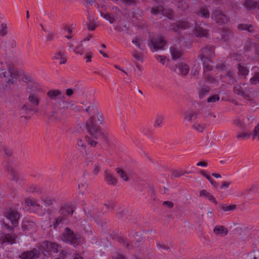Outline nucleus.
I'll return each mask as SVG.
<instances>
[{
    "label": "nucleus",
    "instance_id": "f257e3e1",
    "mask_svg": "<svg viewBox=\"0 0 259 259\" xmlns=\"http://www.w3.org/2000/svg\"><path fill=\"white\" fill-rule=\"evenodd\" d=\"M199 57L203 62V77L206 82L216 84L221 79L222 81L227 82L229 84L232 83L234 81L233 73L228 66L224 63L218 64L216 69L222 73L220 76H213L212 67L209 64L212 58L214 57V48L212 46H207L202 48L200 51Z\"/></svg>",
    "mask_w": 259,
    "mask_h": 259
},
{
    "label": "nucleus",
    "instance_id": "f03ea898",
    "mask_svg": "<svg viewBox=\"0 0 259 259\" xmlns=\"http://www.w3.org/2000/svg\"><path fill=\"white\" fill-rule=\"evenodd\" d=\"M17 73L13 65L4 64L0 61V77L9 84H13L16 79Z\"/></svg>",
    "mask_w": 259,
    "mask_h": 259
},
{
    "label": "nucleus",
    "instance_id": "7ed1b4c3",
    "mask_svg": "<svg viewBox=\"0 0 259 259\" xmlns=\"http://www.w3.org/2000/svg\"><path fill=\"white\" fill-rule=\"evenodd\" d=\"M235 94L247 100H251L255 96V92L248 83H242L237 84L234 87Z\"/></svg>",
    "mask_w": 259,
    "mask_h": 259
},
{
    "label": "nucleus",
    "instance_id": "20e7f679",
    "mask_svg": "<svg viewBox=\"0 0 259 259\" xmlns=\"http://www.w3.org/2000/svg\"><path fill=\"white\" fill-rule=\"evenodd\" d=\"M74 211V209L71 204H64L60 209L61 216L54 219L53 222L54 229H57L63 225L65 217L67 215H71Z\"/></svg>",
    "mask_w": 259,
    "mask_h": 259
},
{
    "label": "nucleus",
    "instance_id": "39448f33",
    "mask_svg": "<svg viewBox=\"0 0 259 259\" xmlns=\"http://www.w3.org/2000/svg\"><path fill=\"white\" fill-rule=\"evenodd\" d=\"M61 239L64 242L70 243L76 247L80 243L83 242V238L80 234L74 233L69 228H66L64 232L62 235Z\"/></svg>",
    "mask_w": 259,
    "mask_h": 259
},
{
    "label": "nucleus",
    "instance_id": "423d86ee",
    "mask_svg": "<svg viewBox=\"0 0 259 259\" xmlns=\"http://www.w3.org/2000/svg\"><path fill=\"white\" fill-rule=\"evenodd\" d=\"M86 128L90 135L95 139L101 137L106 139V136L103 132L101 131L96 124L95 117L91 116L86 123Z\"/></svg>",
    "mask_w": 259,
    "mask_h": 259
},
{
    "label": "nucleus",
    "instance_id": "0eeeda50",
    "mask_svg": "<svg viewBox=\"0 0 259 259\" xmlns=\"http://www.w3.org/2000/svg\"><path fill=\"white\" fill-rule=\"evenodd\" d=\"M74 105L71 103L62 100L61 102L59 103V107H60L61 109L57 111L53 112L50 116V120L57 122L61 121L62 119L64 118L65 116L64 111H63L62 109H70L71 110H74Z\"/></svg>",
    "mask_w": 259,
    "mask_h": 259
},
{
    "label": "nucleus",
    "instance_id": "6e6552de",
    "mask_svg": "<svg viewBox=\"0 0 259 259\" xmlns=\"http://www.w3.org/2000/svg\"><path fill=\"white\" fill-rule=\"evenodd\" d=\"M60 246L57 243L48 241H45L40 245L38 250L44 256H47L50 255L52 252H58L59 251Z\"/></svg>",
    "mask_w": 259,
    "mask_h": 259
},
{
    "label": "nucleus",
    "instance_id": "1a4fd4ad",
    "mask_svg": "<svg viewBox=\"0 0 259 259\" xmlns=\"http://www.w3.org/2000/svg\"><path fill=\"white\" fill-rule=\"evenodd\" d=\"M42 94V90L39 85H37L32 87V92L30 93L28 100L34 107H36L39 105L40 99Z\"/></svg>",
    "mask_w": 259,
    "mask_h": 259
},
{
    "label": "nucleus",
    "instance_id": "9d476101",
    "mask_svg": "<svg viewBox=\"0 0 259 259\" xmlns=\"http://www.w3.org/2000/svg\"><path fill=\"white\" fill-rule=\"evenodd\" d=\"M165 45L166 41L165 40L159 36H154L150 37L148 42L149 48L153 52L162 49Z\"/></svg>",
    "mask_w": 259,
    "mask_h": 259
},
{
    "label": "nucleus",
    "instance_id": "9b49d317",
    "mask_svg": "<svg viewBox=\"0 0 259 259\" xmlns=\"http://www.w3.org/2000/svg\"><path fill=\"white\" fill-rule=\"evenodd\" d=\"M151 12L153 15H161L163 17H166L171 20L174 19L172 10L170 9L164 8L162 6L152 8Z\"/></svg>",
    "mask_w": 259,
    "mask_h": 259
},
{
    "label": "nucleus",
    "instance_id": "f8f14e48",
    "mask_svg": "<svg viewBox=\"0 0 259 259\" xmlns=\"http://www.w3.org/2000/svg\"><path fill=\"white\" fill-rule=\"evenodd\" d=\"M254 119V116H252L245 118H238L235 120L234 123L237 126L247 131L252 126V122Z\"/></svg>",
    "mask_w": 259,
    "mask_h": 259
},
{
    "label": "nucleus",
    "instance_id": "ddd939ff",
    "mask_svg": "<svg viewBox=\"0 0 259 259\" xmlns=\"http://www.w3.org/2000/svg\"><path fill=\"white\" fill-rule=\"evenodd\" d=\"M4 216L11 221L14 227L18 226L20 214L17 211L10 208L6 209L4 211Z\"/></svg>",
    "mask_w": 259,
    "mask_h": 259
},
{
    "label": "nucleus",
    "instance_id": "4468645a",
    "mask_svg": "<svg viewBox=\"0 0 259 259\" xmlns=\"http://www.w3.org/2000/svg\"><path fill=\"white\" fill-rule=\"evenodd\" d=\"M189 26L190 23L188 20L182 19L176 24L170 25L168 29L176 32L181 33L182 30L186 29Z\"/></svg>",
    "mask_w": 259,
    "mask_h": 259
},
{
    "label": "nucleus",
    "instance_id": "2eb2a0df",
    "mask_svg": "<svg viewBox=\"0 0 259 259\" xmlns=\"http://www.w3.org/2000/svg\"><path fill=\"white\" fill-rule=\"evenodd\" d=\"M175 41L177 42V44L174 43V46L170 48V53L173 60H177L182 56L181 40H180L179 38H177Z\"/></svg>",
    "mask_w": 259,
    "mask_h": 259
},
{
    "label": "nucleus",
    "instance_id": "dca6fc26",
    "mask_svg": "<svg viewBox=\"0 0 259 259\" xmlns=\"http://www.w3.org/2000/svg\"><path fill=\"white\" fill-rule=\"evenodd\" d=\"M201 23L196 21L195 23L194 28L192 31L193 34L196 37H206L208 35V31L201 27Z\"/></svg>",
    "mask_w": 259,
    "mask_h": 259
},
{
    "label": "nucleus",
    "instance_id": "f3484780",
    "mask_svg": "<svg viewBox=\"0 0 259 259\" xmlns=\"http://www.w3.org/2000/svg\"><path fill=\"white\" fill-rule=\"evenodd\" d=\"M41 255L40 251L38 249L33 248L32 250L24 251L20 256L22 259H35Z\"/></svg>",
    "mask_w": 259,
    "mask_h": 259
},
{
    "label": "nucleus",
    "instance_id": "a211bd4d",
    "mask_svg": "<svg viewBox=\"0 0 259 259\" xmlns=\"http://www.w3.org/2000/svg\"><path fill=\"white\" fill-rule=\"evenodd\" d=\"M211 17L217 23L220 24H224L228 21V17L219 10L214 11L211 15Z\"/></svg>",
    "mask_w": 259,
    "mask_h": 259
},
{
    "label": "nucleus",
    "instance_id": "6ab92c4d",
    "mask_svg": "<svg viewBox=\"0 0 259 259\" xmlns=\"http://www.w3.org/2000/svg\"><path fill=\"white\" fill-rule=\"evenodd\" d=\"M87 143L90 144L91 146H95L97 144V142H95L93 140H91L90 138L87 136L84 137L79 138L77 140V145L78 147L82 148V150L84 151L85 153V146Z\"/></svg>",
    "mask_w": 259,
    "mask_h": 259
},
{
    "label": "nucleus",
    "instance_id": "aec40b11",
    "mask_svg": "<svg viewBox=\"0 0 259 259\" xmlns=\"http://www.w3.org/2000/svg\"><path fill=\"white\" fill-rule=\"evenodd\" d=\"M189 66L184 62H180L176 65L175 71L182 75H186L189 72Z\"/></svg>",
    "mask_w": 259,
    "mask_h": 259
},
{
    "label": "nucleus",
    "instance_id": "412c9836",
    "mask_svg": "<svg viewBox=\"0 0 259 259\" xmlns=\"http://www.w3.org/2000/svg\"><path fill=\"white\" fill-rule=\"evenodd\" d=\"M25 204L27 206L29 207V209H42V206L40 205V203L37 201L34 200L32 198H27L25 199Z\"/></svg>",
    "mask_w": 259,
    "mask_h": 259
},
{
    "label": "nucleus",
    "instance_id": "4be33fe9",
    "mask_svg": "<svg viewBox=\"0 0 259 259\" xmlns=\"http://www.w3.org/2000/svg\"><path fill=\"white\" fill-rule=\"evenodd\" d=\"M68 47L69 50L70 51H73L75 54L82 55L83 53L82 46L80 43H77V42H75L72 44H68Z\"/></svg>",
    "mask_w": 259,
    "mask_h": 259
},
{
    "label": "nucleus",
    "instance_id": "5701e85b",
    "mask_svg": "<svg viewBox=\"0 0 259 259\" xmlns=\"http://www.w3.org/2000/svg\"><path fill=\"white\" fill-rule=\"evenodd\" d=\"M251 71L253 76L250 78V82L251 84H256L259 83V67H252Z\"/></svg>",
    "mask_w": 259,
    "mask_h": 259
},
{
    "label": "nucleus",
    "instance_id": "b1692460",
    "mask_svg": "<svg viewBox=\"0 0 259 259\" xmlns=\"http://www.w3.org/2000/svg\"><path fill=\"white\" fill-rule=\"evenodd\" d=\"M48 97L51 99L57 100L65 98V96L58 90H51L47 94Z\"/></svg>",
    "mask_w": 259,
    "mask_h": 259
},
{
    "label": "nucleus",
    "instance_id": "393cba45",
    "mask_svg": "<svg viewBox=\"0 0 259 259\" xmlns=\"http://www.w3.org/2000/svg\"><path fill=\"white\" fill-rule=\"evenodd\" d=\"M194 13L198 16L204 18H209L210 15L208 9L205 7L200 8L198 11H195Z\"/></svg>",
    "mask_w": 259,
    "mask_h": 259
},
{
    "label": "nucleus",
    "instance_id": "a878e982",
    "mask_svg": "<svg viewBox=\"0 0 259 259\" xmlns=\"http://www.w3.org/2000/svg\"><path fill=\"white\" fill-rule=\"evenodd\" d=\"M210 88L208 86L202 85L198 89L199 97L200 99L204 98L209 92Z\"/></svg>",
    "mask_w": 259,
    "mask_h": 259
},
{
    "label": "nucleus",
    "instance_id": "bb28decb",
    "mask_svg": "<svg viewBox=\"0 0 259 259\" xmlns=\"http://www.w3.org/2000/svg\"><path fill=\"white\" fill-rule=\"evenodd\" d=\"M200 196L205 198L217 204V201L213 196L206 190H202L200 191Z\"/></svg>",
    "mask_w": 259,
    "mask_h": 259
},
{
    "label": "nucleus",
    "instance_id": "cd10ccee",
    "mask_svg": "<svg viewBox=\"0 0 259 259\" xmlns=\"http://www.w3.org/2000/svg\"><path fill=\"white\" fill-rule=\"evenodd\" d=\"M105 179L109 185H115L116 184L117 180L109 171H106L105 172Z\"/></svg>",
    "mask_w": 259,
    "mask_h": 259
},
{
    "label": "nucleus",
    "instance_id": "c85d7f7f",
    "mask_svg": "<svg viewBox=\"0 0 259 259\" xmlns=\"http://www.w3.org/2000/svg\"><path fill=\"white\" fill-rule=\"evenodd\" d=\"M16 236L15 234H7L4 236L3 241L4 243L12 244L16 243Z\"/></svg>",
    "mask_w": 259,
    "mask_h": 259
},
{
    "label": "nucleus",
    "instance_id": "c756f323",
    "mask_svg": "<svg viewBox=\"0 0 259 259\" xmlns=\"http://www.w3.org/2000/svg\"><path fill=\"white\" fill-rule=\"evenodd\" d=\"M238 70L239 75L245 76L249 73V70L244 63H239L238 64Z\"/></svg>",
    "mask_w": 259,
    "mask_h": 259
},
{
    "label": "nucleus",
    "instance_id": "7c9ffc66",
    "mask_svg": "<svg viewBox=\"0 0 259 259\" xmlns=\"http://www.w3.org/2000/svg\"><path fill=\"white\" fill-rule=\"evenodd\" d=\"M213 232L216 235L225 236L228 233L226 228L224 226H217L213 229Z\"/></svg>",
    "mask_w": 259,
    "mask_h": 259
},
{
    "label": "nucleus",
    "instance_id": "2f4dec72",
    "mask_svg": "<svg viewBox=\"0 0 259 259\" xmlns=\"http://www.w3.org/2000/svg\"><path fill=\"white\" fill-rule=\"evenodd\" d=\"M27 191L32 194H39L41 193V190L39 187L34 184L29 185L27 187Z\"/></svg>",
    "mask_w": 259,
    "mask_h": 259
},
{
    "label": "nucleus",
    "instance_id": "473e14b6",
    "mask_svg": "<svg viewBox=\"0 0 259 259\" xmlns=\"http://www.w3.org/2000/svg\"><path fill=\"white\" fill-rule=\"evenodd\" d=\"M244 5L247 9H254L256 8L259 9V3L252 0H246L244 2Z\"/></svg>",
    "mask_w": 259,
    "mask_h": 259
},
{
    "label": "nucleus",
    "instance_id": "72a5a7b5",
    "mask_svg": "<svg viewBox=\"0 0 259 259\" xmlns=\"http://www.w3.org/2000/svg\"><path fill=\"white\" fill-rule=\"evenodd\" d=\"M132 43L141 50H144L145 48V42L139 38H135L132 41Z\"/></svg>",
    "mask_w": 259,
    "mask_h": 259
},
{
    "label": "nucleus",
    "instance_id": "f704fd0d",
    "mask_svg": "<svg viewBox=\"0 0 259 259\" xmlns=\"http://www.w3.org/2000/svg\"><path fill=\"white\" fill-rule=\"evenodd\" d=\"M198 114L193 111H191L188 113L185 116V120L195 122V120L198 118Z\"/></svg>",
    "mask_w": 259,
    "mask_h": 259
},
{
    "label": "nucleus",
    "instance_id": "c9c22d12",
    "mask_svg": "<svg viewBox=\"0 0 259 259\" xmlns=\"http://www.w3.org/2000/svg\"><path fill=\"white\" fill-rule=\"evenodd\" d=\"M7 170L10 173L12 180L17 182L18 181V174L17 172L10 166H8L7 167Z\"/></svg>",
    "mask_w": 259,
    "mask_h": 259
},
{
    "label": "nucleus",
    "instance_id": "e433bc0d",
    "mask_svg": "<svg viewBox=\"0 0 259 259\" xmlns=\"http://www.w3.org/2000/svg\"><path fill=\"white\" fill-rule=\"evenodd\" d=\"M117 239L118 242L123 244V245L124 246H126V247L127 248L130 249L132 248H133V245L131 244V243L128 242V241L126 239L123 238L117 235Z\"/></svg>",
    "mask_w": 259,
    "mask_h": 259
},
{
    "label": "nucleus",
    "instance_id": "4c0bfd02",
    "mask_svg": "<svg viewBox=\"0 0 259 259\" xmlns=\"http://www.w3.org/2000/svg\"><path fill=\"white\" fill-rule=\"evenodd\" d=\"M163 121V117L161 115H157L155 117L154 126L156 128L161 127Z\"/></svg>",
    "mask_w": 259,
    "mask_h": 259
},
{
    "label": "nucleus",
    "instance_id": "58836bf2",
    "mask_svg": "<svg viewBox=\"0 0 259 259\" xmlns=\"http://www.w3.org/2000/svg\"><path fill=\"white\" fill-rule=\"evenodd\" d=\"M101 16L106 20L108 21L110 23L112 24L115 21L114 17L113 15L109 13H101Z\"/></svg>",
    "mask_w": 259,
    "mask_h": 259
},
{
    "label": "nucleus",
    "instance_id": "ea45409f",
    "mask_svg": "<svg viewBox=\"0 0 259 259\" xmlns=\"http://www.w3.org/2000/svg\"><path fill=\"white\" fill-rule=\"evenodd\" d=\"M64 55V52L63 50H60L57 54L55 56V58L56 59H60V64H64L66 62V60L63 57Z\"/></svg>",
    "mask_w": 259,
    "mask_h": 259
},
{
    "label": "nucleus",
    "instance_id": "a19ab883",
    "mask_svg": "<svg viewBox=\"0 0 259 259\" xmlns=\"http://www.w3.org/2000/svg\"><path fill=\"white\" fill-rule=\"evenodd\" d=\"M231 36V32L229 29H224L223 31L222 39L227 42L229 40Z\"/></svg>",
    "mask_w": 259,
    "mask_h": 259
},
{
    "label": "nucleus",
    "instance_id": "79ce46f5",
    "mask_svg": "<svg viewBox=\"0 0 259 259\" xmlns=\"http://www.w3.org/2000/svg\"><path fill=\"white\" fill-rule=\"evenodd\" d=\"M238 28L240 30H246L249 32H251L253 30V26L248 24H240L238 26Z\"/></svg>",
    "mask_w": 259,
    "mask_h": 259
},
{
    "label": "nucleus",
    "instance_id": "37998d69",
    "mask_svg": "<svg viewBox=\"0 0 259 259\" xmlns=\"http://www.w3.org/2000/svg\"><path fill=\"white\" fill-rule=\"evenodd\" d=\"M178 7L179 9L183 12H185L189 7V5L185 2L180 1L178 4Z\"/></svg>",
    "mask_w": 259,
    "mask_h": 259
},
{
    "label": "nucleus",
    "instance_id": "c03bdc74",
    "mask_svg": "<svg viewBox=\"0 0 259 259\" xmlns=\"http://www.w3.org/2000/svg\"><path fill=\"white\" fill-rule=\"evenodd\" d=\"M34 226V224L30 222L23 221L22 224V228L24 230H29L30 228H32Z\"/></svg>",
    "mask_w": 259,
    "mask_h": 259
},
{
    "label": "nucleus",
    "instance_id": "a18cd8bd",
    "mask_svg": "<svg viewBox=\"0 0 259 259\" xmlns=\"http://www.w3.org/2000/svg\"><path fill=\"white\" fill-rule=\"evenodd\" d=\"M250 135L251 133L249 132L240 133L237 135V138L239 140L245 139L248 138L250 137Z\"/></svg>",
    "mask_w": 259,
    "mask_h": 259
},
{
    "label": "nucleus",
    "instance_id": "49530a36",
    "mask_svg": "<svg viewBox=\"0 0 259 259\" xmlns=\"http://www.w3.org/2000/svg\"><path fill=\"white\" fill-rule=\"evenodd\" d=\"M206 125L204 124L195 123L193 125V128L199 132H202Z\"/></svg>",
    "mask_w": 259,
    "mask_h": 259
},
{
    "label": "nucleus",
    "instance_id": "de8ad7c7",
    "mask_svg": "<svg viewBox=\"0 0 259 259\" xmlns=\"http://www.w3.org/2000/svg\"><path fill=\"white\" fill-rule=\"evenodd\" d=\"M8 32V27L6 24L3 23L1 24L0 29V35L1 36L5 35Z\"/></svg>",
    "mask_w": 259,
    "mask_h": 259
},
{
    "label": "nucleus",
    "instance_id": "09e8293b",
    "mask_svg": "<svg viewBox=\"0 0 259 259\" xmlns=\"http://www.w3.org/2000/svg\"><path fill=\"white\" fill-rule=\"evenodd\" d=\"M220 100V97L218 95H214L209 97L207 101L208 103H214Z\"/></svg>",
    "mask_w": 259,
    "mask_h": 259
},
{
    "label": "nucleus",
    "instance_id": "8fccbe9b",
    "mask_svg": "<svg viewBox=\"0 0 259 259\" xmlns=\"http://www.w3.org/2000/svg\"><path fill=\"white\" fill-rule=\"evenodd\" d=\"M133 56L137 60L140 61L141 62L143 61V55L141 53H139L136 51L133 54Z\"/></svg>",
    "mask_w": 259,
    "mask_h": 259
},
{
    "label": "nucleus",
    "instance_id": "3c124183",
    "mask_svg": "<svg viewBox=\"0 0 259 259\" xmlns=\"http://www.w3.org/2000/svg\"><path fill=\"white\" fill-rule=\"evenodd\" d=\"M116 171L119 174L120 177L124 181L128 180L126 174L121 169L117 168H116Z\"/></svg>",
    "mask_w": 259,
    "mask_h": 259
},
{
    "label": "nucleus",
    "instance_id": "603ef678",
    "mask_svg": "<svg viewBox=\"0 0 259 259\" xmlns=\"http://www.w3.org/2000/svg\"><path fill=\"white\" fill-rule=\"evenodd\" d=\"M64 30L66 31H67V32L69 33V35H66V37L68 39L71 38L73 36V35L71 34L72 31V27L66 25L65 26Z\"/></svg>",
    "mask_w": 259,
    "mask_h": 259
},
{
    "label": "nucleus",
    "instance_id": "864d4df0",
    "mask_svg": "<svg viewBox=\"0 0 259 259\" xmlns=\"http://www.w3.org/2000/svg\"><path fill=\"white\" fill-rule=\"evenodd\" d=\"M155 58L157 61L159 62L162 64L164 65L166 61V58L165 56L162 55H157Z\"/></svg>",
    "mask_w": 259,
    "mask_h": 259
},
{
    "label": "nucleus",
    "instance_id": "5fc2aeb1",
    "mask_svg": "<svg viewBox=\"0 0 259 259\" xmlns=\"http://www.w3.org/2000/svg\"><path fill=\"white\" fill-rule=\"evenodd\" d=\"M252 137L253 139L257 138V140L259 141V124H258L255 127L253 131Z\"/></svg>",
    "mask_w": 259,
    "mask_h": 259
},
{
    "label": "nucleus",
    "instance_id": "6e6d98bb",
    "mask_svg": "<svg viewBox=\"0 0 259 259\" xmlns=\"http://www.w3.org/2000/svg\"><path fill=\"white\" fill-rule=\"evenodd\" d=\"M184 174L181 171L175 170L172 171L171 177L172 178H178L183 176Z\"/></svg>",
    "mask_w": 259,
    "mask_h": 259
},
{
    "label": "nucleus",
    "instance_id": "4d7b16f0",
    "mask_svg": "<svg viewBox=\"0 0 259 259\" xmlns=\"http://www.w3.org/2000/svg\"><path fill=\"white\" fill-rule=\"evenodd\" d=\"M88 210V214H87L88 218H93L95 221H96L95 218L94 217V212H92V211L88 209L87 208H84V211L85 213H87V211Z\"/></svg>",
    "mask_w": 259,
    "mask_h": 259
},
{
    "label": "nucleus",
    "instance_id": "13d9d810",
    "mask_svg": "<svg viewBox=\"0 0 259 259\" xmlns=\"http://www.w3.org/2000/svg\"><path fill=\"white\" fill-rule=\"evenodd\" d=\"M235 208V205H224L222 206V209L223 210L225 211H228L232 210H233Z\"/></svg>",
    "mask_w": 259,
    "mask_h": 259
},
{
    "label": "nucleus",
    "instance_id": "bf43d9fd",
    "mask_svg": "<svg viewBox=\"0 0 259 259\" xmlns=\"http://www.w3.org/2000/svg\"><path fill=\"white\" fill-rule=\"evenodd\" d=\"M93 55L91 52H87L85 53L84 58L86 59V62L89 63L92 61Z\"/></svg>",
    "mask_w": 259,
    "mask_h": 259
},
{
    "label": "nucleus",
    "instance_id": "052dcab7",
    "mask_svg": "<svg viewBox=\"0 0 259 259\" xmlns=\"http://www.w3.org/2000/svg\"><path fill=\"white\" fill-rule=\"evenodd\" d=\"M200 174L205 177L209 181H211L212 178L207 174L206 171L201 170Z\"/></svg>",
    "mask_w": 259,
    "mask_h": 259
},
{
    "label": "nucleus",
    "instance_id": "680f3d73",
    "mask_svg": "<svg viewBox=\"0 0 259 259\" xmlns=\"http://www.w3.org/2000/svg\"><path fill=\"white\" fill-rule=\"evenodd\" d=\"M96 27L97 26L95 23L93 21H92L91 19H90V22L88 24V29L90 30H94L95 29Z\"/></svg>",
    "mask_w": 259,
    "mask_h": 259
},
{
    "label": "nucleus",
    "instance_id": "e2e57ef3",
    "mask_svg": "<svg viewBox=\"0 0 259 259\" xmlns=\"http://www.w3.org/2000/svg\"><path fill=\"white\" fill-rule=\"evenodd\" d=\"M157 246L158 247H159L160 248L167 250L169 249V247L167 245H165L162 242H158L157 243Z\"/></svg>",
    "mask_w": 259,
    "mask_h": 259
},
{
    "label": "nucleus",
    "instance_id": "0e129e2a",
    "mask_svg": "<svg viewBox=\"0 0 259 259\" xmlns=\"http://www.w3.org/2000/svg\"><path fill=\"white\" fill-rule=\"evenodd\" d=\"M53 200L50 198H46L43 200L44 203L47 206H49L53 203Z\"/></svg>",
    "mask_w": 259,
    "mask_h": 259
},
{
    "label": "nucleus",
    "instance_id": "69168bd1",
    "mask_svg": "<svg viewBox=\"0 0 259 259\" xmlns=\"http://www.w3.org/2000/svg\"><path fill=\"white\" fill-rule=\"evenodd\" d=\"M232 58L236 60L237 61H240L242 60V56H241L240 55H238V54H234L232 56Z\"/></svg>",
    "mask_w": 259,
    "mask_h": 259
},
{
    "label": "nucleus",
    "instance_id": "338daca9",
    "mask_svg": "<svg viewBox=\"0 0 259 259\" xmlns=\"http://www.w3.org/2000/svg\"><path fill=\"white\" fill-rule=\"evenodd\" d=\"M112 259H126L125 256L121 254L117 253L112 257Z\"/></svg>",
    "mask_w": 259,
    "mask_h": 259
},
{
    "label": "nucleus",
    "instance_id": "774afa93",
    "mask_svg": "<svg viewBox=\"0 0 259 259\" xmlns=\"http://www.w3.org/2000/svg\"><path fill=\"white\" fill-rule=\"evenodd\" d=\"M197 166H201V167H206L207 166V163L205 161H199L197 162L196 164Z\"/></svg>",
    "mask_w": 259,
    "mask_h": 259
}]
</instances>
